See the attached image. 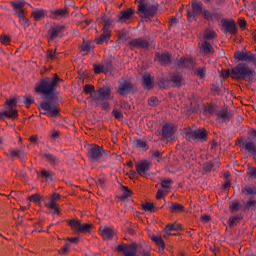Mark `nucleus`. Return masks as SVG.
Listing matches in <instances>:
<instances>
[{
  "mask_svg": "<svg viewBox=\"0 0 256 256\" xmlns=\"http://www.w3.org/2000/svg\"><path fill=\"white\" fill-rule=\"evenodd\" d=\"M194 75H196V77L200 78L201 80L205 79V77H207V67H197L194 70Z\"/></svg>",
  "mask_w": 256,
  "mask_h": 256,
  "instance_id": "72a5a7b5",
  "label": "nucleus"
},
{
  "mask_svg": "<svg viewBox=\"0 0 256 256\" xmlns=\"http://www.w3.org/2000/svg\"><path fill=\"white\" fill-rule=\"evenodd\" d=\"M67 15V10L57 9L52 12L53 19H63Z\"/></svg>",
  "mask_w": 256,
  "mask_h": 256,
  "instance_id": "58836bf2",
  "label": "nucleus"
},
{
  "mask_svg": "<svg viewBox=\"0 0 256 256\" xmlns=\"http://www.w3.org/2000/svg\"><path fill=\"white\" fill-rule=\"evenodd\" d=\"M94 67V73H107L106 70H105V65L103 64H94L93 65Z\"/></svg>",
  "mask_w": 256,
  "mask_h": 256,
  "instance_id": "3c124183",
  "label": "nucleus"
},
{
  "mask_svg": "<svg viewBox=\"0 0 256 256\" xmlns=\"http://www.w3.org/2000/svg\"><path fill=\"white\" fill-rule=\"evenodd\" d=\"M96 184L98 185V187H101V189H105V179L98 178L96 180Z\"/></svg>",
  "mask_w": 256,
  "mask_h": 256,
  "instance_id": "774afa93",
  "label": "nucleus"
},
{
  "mask_svg": "<svg viewBox=\"0 0 256 256\" xmlns=\"http://www.w3.org/2000/svg\"><path fill=\"white\" fill-rule=\"evenodd\" d=\"M32 17L34 21H41L45 18V10H36L32 12Z\"/></svg>",
  "mask_w": 256,
  "mask_h": 256,
  "instance_id": "a19ab883",
  "label": "nucleus"
},
{
  "mask_svg": "<svg viewBox=\"0 0 256 256\" xmlns=\"http://www.w3.org/2000/svg\"><path fill=\"white\" fill-rule=\"evenodd\" d=\"M68 225L77 233H91L93 229V224H81V221L75 219L69 220Z\"/></svg>",
  "mask_w": 256,
  "mask_h": 256,
  "instance_id": "4468645a",
  "label": "nucleus"
},
{
  "mask_svg": "<svg viewBox=\"0 0 256 256\" xmlns=\"http://www.w3.org/2000/svg\"><path fill=\"white\" fill-rule=\"evenodd\" d=\"M84 91L87 94H90V97L92 98L93 93H97V91H95V86L91 85V84H86L84 86Z\"/></svg>",
  "mask_w": 256,
  "mask_h": 256,
  "instance_id": "09e8293b",
  "label": "nucleus"
},
{
  "mask_svg": "<svg viewBox=\"0 0 256 256\" xmlns=\"http://www.w3.org/2000/svg\"><path fill=\"white\" fill-rule=\"evenodd\" d=\"M207 111L211 115H213V113L217 115V111H219V108H216V106L210 105L208 106Z\"/></svg>",
  "mask_w": 256,
  "mask_h": 256,
  "instance_id": "0e129e2a",
  "label": "nucleus"
},
{
  "mask_svg": "<svg viewBox=\"0 0 256 256\" xmlns=\"http://www.w3.org/2000/svg\"><path fill=\"white\" fill-rule=\"evenodd\" d=\"M70 244L69 242L65 243V246L62 247V249L59 251L60 255H67V253H69V249H70Z\"/></svg>",
  "mask_w": 256,
  "mask_h": 256,
  "instance_id": "13d9d810",
  "label": "nucleus"
},
{
  "mask_svg": "<svg viewBox=\"0 0 256 256\" xmlns=\"http://www.w3.org/2000/svg\"><path fill=\"white\" fill-rule=\"evenodd\" d=\"M109 37H111V32L103 30V34L96 38L95 42L97 43V45H101L105 43V41H109Z\"/></svg>",
  "mask_w": 256,
  "mask_h": 256,
  "instance_id": "473e14b6",
  "label": "nucleus"
},
{
  "mask_svg": "<svg viewBox=\"0 0 256 256\" xmlns=\"http://www.w3.org/2000/svg\"><path fill=\"white\" fill-rule=\"evenodd\" d=\"M185 139L190 143L193 141H201V143H205L207 141V136L209 133L205 128H186L184 130Z\"/></svg>",
  "mask_w": 256,
  "mask_h": 256,
  "instance_id": "39448f33",
  "label": "nucleus"
},
{
  "mask_svg": "<svg viewBox=\"0 0 256 256\" xmlns=\"http://www.w3.org/2000/svg\"><path fill=\"white\" fill-rule=\"evenodd\" d=\"M3 117H8V119H17V117H19V113L13 107H6V110L0 112V120L3 119Z\"/></svg>",
  "mask_w": 256,
  "mask_h": 256,
  "instance_id": "393cba45",
  "label": "nucleus"
},
{
  "mask_svg": "<svg viewBox=\"0 0 256 256\" xmlns=\"http://www.w3.org/2000/svg\"><path fill=\"white\" fill-rule=\"evenodd\" d=\"M231 119H233V111L229 110L227 107L220 108L216 112V121H218V123H229Z\"/></svg>",
  "mask_w": 256,
  "mask_h": 256,
  "instance_id": "2eb2a0df",
  "label": "nucleus"
},
{
  "mask_svg": "<svg viewBox=\"0 0 256 256\" xmlns=\"http://www.w3.org/2000/svg\"><path fill=\"white\" fill-rule=\"evenodd\" d=\"M162 136L164 139H167V141H169V139L173 137V126L165 124L162 127Z\"/></svg>",
  "mask_w": 256,
  "mask_h": 256,
  "instance_id": "c756f323",
  "label": "nucleus"
},
{
  "mask_svg": "<svg viewBox=\"0 0 256 256\" xmlns=\"http://www.w3.org/2000/svg\"><path fill=\"white\" fill-rule=\"evenodd\" d=\"M63 83V79L59 78L57 74H53V77H45L36 85L35 91L39 95H45L44 99L47 101H53L57 97V88Z\"/></svg>",
  "mask_w": 256,
  "mask_h": 256,
  "instance_id": "f03ea898",
  "label": "nucleus"
},
{
  "mask_svg": "<svg viewBox=\"0 0 256 256\" xmlns=\"http://www.w3.org/2000/svg\"><path fill=\"white\" fill-rule=\"evenodd\" d=\"M103 239L105 240H111L113 239V236L115 235V231L107 226H101L99 229Z\"/></svg>",
  "mask_w": 256,
  "mask_h": 256,
  "instance_id": "a878e982",
  "label": "nucleus"
},
{
  "mask_svg": "<svg viewBox=\"0 0 256 256\" xmlns=\"http://www.w3.org/2000/svg\"><path fill=\"white\" fill-rule=\"evenodd\" d=\"M118 253H123L124 256H136L137 255V246L135 244H119L116 247Z\"/></svg>",
  "mask_w": 256,
  "mask_h": 256,
  "instance_id": "dca6fc26",
  "label": "nucleus"
},
{
  "mask_svg": "<svg viewBox=\"0 0 256 256\" xmlns=\"http://www.w3.org/2000/svg\"><path fill=\"white\" fill-rule=\"evenodd\" d=\"M255 206H256L255 196H250L248 198V201L244 203L243 211H249L251 207H255Z\"/></svg>",
  "mask_w": 256,
  "mask_h": 256,
  "instance_id": "ea45409f",
  "label": "nucleus"
},
{
  "mask_svg": "<svg viewBox=\"0 0 256 256\" xmlns=\"http://www.w3.org/2000/svg\"><path fill=\"white\" fill-rule=\"evenodd\" d=\"M64 36L65 25L54 24L48 30L47 39H49V41H55V39H59Z\"/></svg>",
  "mask_w": 256,
  "mask_h": 256,
  "instance_id": "f8f14e48",
  "label": "nucleus"
},
{
  "mask_svg": "<svg viewBox=\"0 0 256 256\" xmlns=\"http://www.w3.org/2000/svg\"><path fill=\"white\" fill-rule=\"evenodd\" d=\"M200 15L205 21H211L212 23L221 20L222 17L221 13L209 11L204 7L203 2L195 0L192 2L191 8L187 10V20L193 23V21H197V17H200Z\"/></svg>",
  "mask_w": 256,
  "mask_h": 256,
  "instance_id": "f257e3e1",
  "label": "nucleus"
},
{
  "mask_svg": "<svg viewBox=\"0 0 256 256\" xmlns=\"http://www.w3.org/2000/svg\"><path fill=\"white\" fill-rule=\"evenodd\" d=\"M247 175L249 177H256V168L255 167L248 168Z\"/></svg>",
  "mask_w": 256,
  "mask_h": 256,
  "instance_id": "338daca9",
  "label": "nucleus"
},
{
  "mask_svg": "<svg viewBox=\"0 0 256 256\" xmlns=\"http://www.w3.org/2000/svg\"><path fill=\"white\" fill-rule=\"evenodd\" d=\"M200 51L204 55H213V46H211V43H209V41L205 40L204 42H202Z\"/></svg>",
  "mask_w": 256,
  "mask_h": 256,
  "instance_id": "7c9ffc66",
  "label": "nucleus"
},
{
  "mask_svg": "<svg viewBox=\"0 0 256 256\" xmlns=\"http://www.w3.org/2000/svg\"><path fill=\"white\" fill-rule=\"evenodd\" d=\"M122 189L124 190V192L120 196L121 201H125V199H127V197H131V195H133V192H131V190H129V187L122 186Z\"/></svg>",
  "mask_w": 256,
  "mask_h": 256,
  "instance_id": "a18cd8bd",
  "label": "nucleus"
},
{
  "mask_svg": "<svg viewBox=\"0 0 256 256\" xmlns=\"http://www.w3.org/2000/svg\"><path fill=\"white\" fill-rule=\"evenodd\" d=\"M150 169H151V163H149V161L147 160L136 163V172L141 177H147V175H149Z\"/></svg>",
  "mask_w": 256,
  "mask_h": 256,
  "instance_id": "a211bd4d",
  "label": "nucleus"
},
{
  "mask_svg": "<svg viewBox=\"0 0 256 256\" xmlns=\"http://www.w3.org/2000/svg\"><path fill=\"white\" fill-rule=\"evenodd\" d=\"M221 23L223 33H231V35H237V24H235V20L222 19Z\"/></svg>",
  "mask_w": 256,
  "mask_h": 256,
  "instance_id": "f3484780",
  "label": "nucleus"
},
{
  "mask_svg": "<svg viewBox=\"0 0 256 256\" xmlns=\"http://www.w3.org/2000/svg\"><path fill=\"white\" fill-rule=\"evenodd\" d=\"M103 153H105V149L97 144H90L87 148V157L91 163L100 161L103 157Z\"/></svg>",
  "mask_w": 256,
  "mask_h": 256,
  "instance_id": "9d476101",
  "label": "nucleus"
},
{
  "mask_svg": "<svg viewBox=\"0 0 256 256\" xmlns=\"http://www.w3.org/2000/svg\"><path fill=\"white\" fill-rule=\"evenodd\" d=\"M59 199H61V195L54 192L50 197V202L46 204V207H48V209H53L56 213H59V207L57 206V203H55L56 201H59Z\"/></svg>",
  "mask_w": 256,
  "mask_h": 256,
  "instance_id": "b1692460",
  "label": "nucleus"
},
{
  "mask_svg": "<svg viewBox=\"0 0 256 256\" xmlns=\"http://www.w3.org/2000/svg\"><path fill=\"white\" fill-rule=\"evenodd\" d=\"M148 235H149L150 239H151L154 243H156V245H158V247H159L160 249H165V242L163 241V238H161L160 235H155V234H153V233H151V232H150Z\"/></svg>",
  "mask_w": 256,
  "mask_h": 256,
  "instance_id": "2f4dec72",
  "label": "nucleus"
},
{
  "mask_svg": "<svg viewBox=\"0 0 256 256\" xmlns=\"http://www.w3.org/2000/svg\"><path fill=\"white\" fill-rule=\"evenodd\" d=\"M133 145L136 147V149H141V151H147L149 149V146L147 145V142L141 139L133 140Z\"/></svg>",
  "mask_w": 256,
  "mask_h": 256,
  "instance_id": "f704fd0d",
  "label": "nucleus"
},
{
  "mask_svg": "<svg viewBox=\"0 0 256 256\" xmlns=\"http://www.w3.org/2000/svg\"><path fill=\"white\" fill-rule=\"evenodd\" d=\"M204 39H215V31L210 29L205 30Z\"/></svg>",
  "mask_w": 256,
  "mask_h": 256,
  "instance_id": "864d4df0",
  "label": "nucleus"
},
{
  "mask_svg": "<svg viewBox=\"0 0 256 256\" xmlns=\"http://www.w3.org/2000/svg\"><path fill=\"white\" fill-rule=\"evenodd\" d=\"M102 21L104 23L103 31H109V27L113 25V20L109 18L107 15L102 16Z\"/></svg>",
  "mask_w": 256,
  "mask_h": 256,
  "instance_id": "37998d69",
  "label": "nucleus"
},
{
  "mask_svg": "<svg viewBox=\"0 0 256 256\" xmlns=\"http://www.w3.org/2000/svg\"><path fill=\"white\" fill-rule=\"evenodd\" d=\"M171 183H173V180L167 178V179H164L162 180L161 182V187H163V189H169L171 186Z\"/></svg>",
  "mask_w": 256,
  "mask_h": 256,
  "instance_id": "4d7b16f0",
  "label": "nucleus"
},
{
  "mask_svg": "<svg viewBox=\"0 0 256 256\" xmlns=\"http://www.w3.org/2000/svg\"><path fill=\"white\" fill-rule=\"evenodd\" d=\"M241 210V204L239 202H234L229 206V211L232 213H237Z\"/></svg>",
  "mask_w": 256,
  "mask_h": 256,
  "instance_id": "8fccbe9b",
  "label": "nucleus"
},
{
  "mask_svg": "<svg viewBox=\"0 0 256 256\" xmlns=\"http://www.w3.org/2000/svg\"><path fill=\"white\" fill-rule=\"evenodd\" d=\"M103 65L106 73H108V71H111V69H113V62L111 60L106 61L105 64Z\"/></svg>",
  "mask_w": 256,
  "mask_h": 256,
  "instance_id": "052dcab7",
  "label": "nucleus"
},
{
  "mask_svg": "<svg viewBox=\"0 0 256 256\" xmlns=\"http://www.w3.org/2000/svg\"><path fill=\"white\" fill-rule=\"evenodd\" d=\"M161 89H167L168 87H181L183 85V75L181 73H172L169 77L161 78L158 82Z\"/></svg>",
  "mask_w": 256,
  "mask_h": 256,
  "instance_id": "423d86ee",
  "label": "nucleus"
},
{
  "mask_svg": "<svg viewBox=\"0 0 256 256\" xmlns=\"http://www.w3.org/2000/svg\"><path fill=\"white\" fill-rule=\"evenodd\" d=\"M23 103L26 105V107H30L31 103H33V98L23 97Z\"/></svg>",
  "mask_w": 256,
  "mask_h": 256,
  "instance_id": "69168bd1",
  "label": "nucleus"
},
{
  "mask_svg": "<svg viewBox=\"0 0 256 256\" xmlns=\"http://www.w3.org/2000/svg\"><path fill=\"white\" fill-rule=\"evenodd\" d=\"M94 48L93 42L91 41H83L82 45L80 46L81 51L84 53H90L91 49Z\"/></svg>",
  "mask_w": 256,
  "mask_h": 256,
  "instance_id": "4c0bfd02",
  "label": "nucleus"
},
{
  "mask_svg": "<svg viewBox=\"0 0 256 256\" xmlns=\"http://www.w3.org/2000/svg\"><path fill=\"white\" fill-rule=\"evenodd\" d=\"M40 113L48 117H59V103L54 100H46L40 104Z\"/></svg>",
  "mask_w": 256,
  "mask_h": 256,
  "instance_id": "0eeeda50",
  "label": "nucleus"
},
{
  "mask_svg": "<svg viewBox=\"0 0 256 256\" xmlns=\"http://www.w3.org/2000/svg\"><path fill=\"white\" fill-rule=\"evenodd\" d=\"M135 15V10L128 8L124 11H120L117 15L118 23H125L128 19H131Z\"/></svg>",
  "mask_w": 256,
  "mask_h": 256,
  "instance_id": "4be33fe9",
  "label": "nucleus"
},
{
  "mask_svg": "<svg viewBox=\"0 0 256 256\" xmlns=\"http://www.w3.org/2000/svg\"><path fill=\"white\" fill-rule=\"evenodd\" d=\"M203 171H205V173H211V171H213V163H211V162L204 163Z\"/></svg>",
  "mask_w": 256,
  "mask_h": 256,
  "instance_id": "6e6d98bb",
  "label": "nucleus"
},
{
  "mask_svg": "<svg viewBox=\"0 0 256 256\" xmlns=\"http://www.w3.org/2000/svg\"><path fill=\"white\" fill-rule=\"evenodd\" d=\"M9 153L11 157H18V159H24L25 158V152L23 150H15L11 148L9 150Z\"/></svg>",
  "mask_w": 256,
  "mask_h": 256,
  "instance_id": "79ce46f5",
  "label": "nucleus"
},
{
  "mask_svg": "<svg viewBox=\"0 0 256 256\" xmlns=\"http://www.w3.org/2000/svg\"><path fill=\"white\" fill-rule=\"evenodd\" d=\"M243 149L248 151L250 155H256V143L255 140L251 137H247L246 139L240 141Z\"/></svg>",
  "mask_w": 256,
  "mask_h": 256,
  "instance_id": "aec40b11",
  "label": "nucleus"
},
{
  "mask_svg": "<svg viewBox=\"0 0 256 256\" xmlns=\"http://www.w3.org/2000/svg\"><path fill=\"white\" fill-rule=\"evenodd\" d=\"M26 2L25 1H18V2H13L12 6L13 9L19 19L20 25H22L25 29L31 25V22L25 17V10L23 8L25 7Z\"/></svg>",
  "mask_w": 256,
  "mask_h": 256,
  "instance_id": "6e6552de",
  "label": "nucleus"
},
{
  "mask_svg": "<svg viewBox=\"0 0 256 256\" xmlns=\"http://www.w3.org/2000/svg\"><path fill=\"white\" fill-rule=\"evenodd\" d=\"M177 66L179 69H193L195 67V60L191 57H182L178 60Z\"/></svg>",
  "mask_w": 256,
  "mask_h": 256,
  "instance_id": "412c9836",
  "label": "nucleus"
},
{
  "mask_svg": "<svg viewBox=\"0 0 256 256\" xmlns=\"http://www.w3.org/2000/svg\"><path fill=\"white\" fill-rule=\"evenodd\" d=\"M242 219H243V215L242 214H237L235 216L230 217L229 220H228V223H229L230 227H233V225H235V223L237 221H241Z\"/></svg>",
  "mask_w": 256,
  "mask_h": 256,
  "instance_id": "49530a36",
  "label": "nucleus"
},
{
  "mask_svg": "<svg viewBox=\"0 0 256 256\" xmlns=\"http://www.w3.org/2000/svg\"><path fill=\"white\" fill-rule=\"evenodd\" d=\"M29 201H32V203H39V201H41V195H39V194H32L29 197Z\"/></svg>",
  "mask_w": 256,
  "mask_h": 256,
  "instance_id": "bf43d9fd",
  "label": "nucleus"
},
{
  "mask_svg": "<svg viewBox=\"0 0 256 256\" xmlns=\"http://www.w3.org/2000/svg\"><path fill=\"white\" fill-rule=\"evenodd\" d=\"M148 105H150V107H157V105H159V98H157V97H150L148 99Z\"/></svg>",
  "mask_w": 256,
  "mask_h": 256,
  "instance_id": "5fc2aeb1",
  "label": "nucleus"
},
{
  "mask_svg": "<svg viewBox=\"0 0 256 256\" xmlns=\"http://www.w3.org/2000/svg\"><path fill=\"white\" fill-rule=\"evenodd\" d=\"M6 107H17V99L15 98H11L9 100L6 101Z\"/></svg>",
  "mask_w": 256,
  "mask_h": 256,
  "instance_id": "680f3d73",
  "label": "nucleus"
},
{
  "mask_svg": "<svg viewBox=\"0 0 256 256\" xmlns=\"http://www.w3.org/2000/svg\"><path fill=\"white\" fill-rule=\"evenodd\" d=\"M157 11H159V4L154 0H142L138 4V15L146 21H151L152 17L157 15Z\"/></svg>",
  "mask_w": 256,
  "mask_h": 256,
  "instance_id": "7ed1b4c3",
  "label": "nucleus"
},
{
  "mask_svg": "<svg viewBox=\"0 0 256 256\" xmlns=\"http://www.w3.org/2000/svg\"><path fill=\"white\" fill-rule=\"evenodd\" d=\"M129 45L131 49H149V41L143 37L132 39Z\"/></svg>",
  "mask_w": 256,
  "mask_h": 256,
  "instance_id": "6ab92c4d",
  "label": "nucleus"
},
{
  "mask_svg": "<svg viewBox=\"0 0 256 256\" xmlns=\"http://www.w3.org/2000/svg\"><path fill=\"white\" fill-rule=\"evenodd\" d=\"M142 209L144 211H149L150 213H155V206L153 205V203L146 202L142 205Z\"/></svg>",
  "mask_w": 256,
  "mask_h": 256,
  "instance_id": "de8ad7c7",
  "label": "nucleus"
},
{
  "mask_svg": "<svg viewBox=\"0 0 256 256\" xmlns=\"http://www.w3.org/2000/svg\"><path fill=\"white\" fill-rule=\"evenodd\" d=\"M60 135H61V132L59 130L52 129L50 131V139H52V141H57Z\"/></svg>",
  "mask_w": 256,
  "mask_h": 256,
  "instance_id": "603ef678",
  "label": "nucleus"
},
{
  "mask_svg": "<svg viewBox=\"0 0 256 256\" xmlns=\"http://www.w3.org/2000/svg\"><path fill=\"white\" fill-rule=\"evenodd\" d=\"M117 92L119 93V95L125 97L127 95L137 93V89L135 88V85L129 82V80H121L119 81V87Z\"/></svg>",
  "mask_w": 256,
  "mask_h": 256,
  "instance_id": "ddd939ff",
  "label": "nucleus"
},
{
  "mask_svg": "<svg viewBox=\"0 0 256 256\" xmlns=\"http://www.w3.org/2000/svg\"><path fill=\"white\" fill-rule=\"evenodd\" d=\"M112 115H114L115 119H123V113L117 109L112 111Z\"/></svg>",
  "mask_w": 256,
  "mask_h": 256,
  "instance_id": "e2e57ef3",
  "label": "nucleus"
},
{
  "mask_svg": "<svg viewBox=\"0 0 256 256\" xmlns=\"http://www.w3.org/2000/svg\"><path fill=\"white\" fill-rule=\"evenodd\" d=\"M169 231H181V224H177V222L173 224L166 225L165 232L169 233Z\"/></svg>",
  "mask_w": 256,
  "mask_h": 256,
  "instance_id": "c03bdc74",
  "label": "nucleus"
},
{
  "mask_svg": "<svg viewBox=\"0 0 256 256\" xmlns=\"http://www.w3.org/2000/svg\"><path fill=\"white\" fill-rule=\"evenodd\" d=\"M168 209H170V211L172 213H181V211H183L184 207L183 205L176 203V202H170V204L168 205Z\"/></svg>",
  "mask_w": 256,
  "mask_h": 256,
  "instance_id": "c9c22d12",
  "label": "nucleus"
},
{
  "mask_svg": "<svg viewBox=\"0 0 256 256\" xmlns=\"http://www.w3.org/2000/svg\"><path fill=\"white\" fill-rule=\"evenodd\" d=\"M234 58L236 61H242V63H251L256 68V54L251 51H236Z\"/></svg>",
  "mask_w": 256,
  "mask_h": 256,
  "instance_id": "9b49d317",
  "label": "nucleus"
},
{
  "mask_svg": "<svg viewBox=\"0 0 256 256\" xmlns=\"http://www.w3.org/2000/svg\"><path fill=\"white\" fill-rule=\"evenodd\" d=\"M233 79H243L244 81H253L255 79V72L249 64L245 62L238 63L232 68Z\"/></svg>",
  "mask_w": 256,
  "mask_h": 256,
  "instance_id": "20e7f679",
  "label": "nucleus"
},
{
  "mask_svg": "<svg viewBox=\"0 0 256 256\" xmlns=\"http://www.w3.org/2000/svg\"><path fill=\"white\" fill-rule=\"evenodd\" d=\"M241 194L245 195V197H255L256 195V186L253 185H245L241 188Z\"/></svg>",
  "mask_w": 256,
  "mask_h": 256,
  "instance_id": "cd10ccee",
  "label": "nucleus"
},
{
  "mask_svg": "<svg viewBox=\"0 0 256 256\" xmlns=\"http://www.w3.org/2000/svg\"><path fill=\"white\" fill-rule=\"evenodd\" d=\"M155 60L158 61L160 65L167 67V65L171 64V54L157 52L155 55Z\"/></svg>",
  "mask_w": 256,
  "mask_h": 256,
  "instance_id": "5701e85b",
  "label": "nucleus"
},
{
  "mask_svg": "<svg viewBox=\"0 0 256 256\" xmlns=\"http://www.w3.org/2000/svg\"><path fill=\"white\" fill-rule=\"evenodd\" d=\"M142 87L148 91L153 89V79L151 78V74L145 73L142 76Z\"/></svg>",
  "mask_w": 256,
  "mask_h": 256,
  "instance_id": "bb28decb",
  "label": "nucleus"
},
{
  "mask_svg": "<svg viewBox=\"0 0 256 256\" xmlns=\"http://www.w3.org/2000/svg\"><path fill=\"white\" fill-rule=\"evenodd\" d=\"M111 99H113V96H111V88L109 86L100 87L96 92L92 93V100L95 103L111 101Z\"/></svg>",
  "mask_w": 256,
  "mask_h": 256,
  "instance_id": "1a4fd4ad",
  "label": "nucleus"
},
{
  "mask_svg": "<svg viewBox=\"0 0 256 256\" xmlns=\"http://www.w3.org/2000/svg\"><path fill=\"white\" fill-rule=\"evenodd\" d=\"M40 175L47 181H53L55 179V174L51 170L42 169Z\"/></svg>",
  "mask_w": 256,
  "mask_h": 256,
  "instance_id": "e433bc0d",
  "label": "nucleus"
},
{
  "mask_svg": "<svg viewBox=\"0 0 256 256\" xmlns=\"http://www.w3.org/2000/svg\"><path fill=\"white\" fill-rule=\"evenodd\" d=\"M42 155L46 159L47 163L51 165V167H55L56 165L59 164V158H57V156L49 152H44Z\"/></svg>",
  "mask_w": 256,
  "mask_h": 256,
  "instance_id": "c85d7f7f",
  "label": "nucleus"
}]
</instances>
